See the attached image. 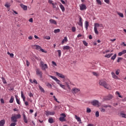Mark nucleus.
<instances>
[{
    "label": "nucleus",
    "instance_id": "1",
    "mask_svg": "<svg viewBox=\"0 0 126 126\" xmlns=\"http://www.w3.org/2000/svg\"><path fill=\"white\" fill-rule=\"evenodd\" d=\"M55 73L57 76H59V77H60V78L63 79V81L65 82L66 85H67V87H69V84H70V81L69 80V79L66 78L62 73H60L58 72H55Z\"/></svg>",
    "mask_w": 126,
    "mask_h": 126
},
{
    "label": "nucleus",
    "instance_id": "2",
    "mask_svg": "<svg viewBox=\"0 0 126 126\" xmlns=\"http://www.w3.org/2000/svg\"><path fill=\"white\" fill-rule=\"evenodd\" d=\"M98 84L99 85H100V86H103V87H104V88H106L108 90H111V89H112V87H111V85H109L108 84H107L106 80L105 79L99 80Z\"/></svg>",
    "mask_w": 126,
    "mask_h": 126
},
{
    "label": "nucleus",
    "instance_id": "3",
    "mask_svg": "<svg viewBox=\"0 0 126 126\" xmlns=\"http://www.w3.org/2000/svg\"><path fill=\"white\" fill-rule=\"evenodd\" d=\"M99 27H101L102 28H104V26L102 24H99L98 23H94V31L96 35L99 34V32H98V29H99Z\"/></svg>",
    "mask_w": 126,
    "mask_h": 126
},
{
    "label": "nucleus",
    "instance_id": "4",
    "mask_svg": "<svg viewBox=\"0 0 126 126\" xmlns=\"http://www.w3.org/2000/svg\"><path fill=\"white\" fill-rule=\"evenodd\" d=\"M21 119V115L20 114L15 115L11 117V122L12 123H17V119Z\"/></svg>",
    "mask_w": 126,
    "mask_h": 126
},
{
    "label": "nucleus",
    "instance_id": "5",
    "mask_svg": "<svg viewBox=\"0 0 126 126\" xmlns=\"http://www.w3.org/2000/svg\"><path fill=\"white\" fill-rule=\"evenodd\" d=\"M32 48H33V49H35V50H37V51H41V52H42V53H46V52H45V51L44 49H42L41 46L39 45H32Z\"/></svg>",
    "mask_w": 126,
    "mask_h": 126
},
{
    "label": "nucleus",
    "instance_id": "6",
    "mask_svg": "<svg viewBox=\"0 0 126 126\" xmlns=\"http://www.w3.org/2000/svg\"><path fill=\"white\" fill-rule=\"evenodd\" d=\"M60 116L61 117L59 118L60 122H65L66 121V119H65V118H66V115H65V114L64 113H62L60 114Z\"/></svg>",
    "mask_w": 126,
    "mask_h": 126
},
{
    "label": "nucleus",
    "instance_id": "7",
    "mask_svg": "<svg viewBox=\"0 0 126 126\" xmlns=\"http://www.w3.org/2000/svg\"><path fill=\"white\" fill-rule=\"evenodd\" d=\"M91 104L93 105V106H94L95 107H97L99 108L100 107V102L98 101V100H94L91 101Z\"/></svg>",
    "mask_w": 126,
    "mask_h": 126
},
{
    "label": "nucleus",
    "instance_id": "8",
    "mask_svg": "<svg viewBox=\"0 0 126 126\" xmlns=\"http://www.w3.org/2000/svg\"><path fill=\"white\" fill-rule=\"evenodd\" d=\"M40 66L42 67V70H46L48 68V65L47 64H44V62H40Z\"/></svg>",
    "mask_w": 126,
    "mask_h": 126
},
{
    "label": "nucleus",
    "instance_id": "9",
    "mask_svg": "<svg viewBox=\"0 0 126 126\" xmlns=\"http://www.w3.org/2000/svg\"><path fill=\"white\" fill-rule=\"evenodd\" d=\"M49 77H51V78H52V79H54L56 82H57V84H59V85L60 86L61 84V81L58 79V78L56 77L55 76H53L52 75H49Z\"/></svg>",
    "mask_w": 126,
    "mask_h": 126
},
{
    "label": "nucleus",
    "instance_id": "10",
    "mask_svg": "<svg viewBox=\"0 0 126 126\" xmlns=\"http://www.w3.org/2000/svg\"><path fill=\"white\" fill-rule=\"evenodd\" d=\"M36 73L37 75L40 76V78H42V76L43 75V73L40 70V68H37L36 69Z\"/></svg>",
    "mask_w": 126,
    "mask_h": 126
},
{
    "label": "nucleus",
    "instance_id": "11",
    "mask_svg": "<svg viewBox=\"0 0 126 126\" xmlns=\"http://www.w3.org/2000/svg\"><path fill=\"white\" fill-rule=\"evenodd\" d=\"M55 114H56V112H55V111H45V115L46 116H54Z\"/></svg>",
    "mask_w": 126,
    "mask_h": 126
},
{
    "label": "nucleus",
    "instance_id": "12",
    "mask_svg": "<svg viewBox=\"0 0 126 126\" xmlns=\"http://www.w3.org/2000/svg\"><path fill=\"white\" fill-rule=\"evenodd\" d=\"M80 10H85L87 9V7H86V5L83 3L79 5Z\"/></svg>",
    "mask_w": 126,
    "mask_h": 126
},
{
    "label": "nucleus",
    "instance_id": "13",
    "mask_svg": "<svg viewBox=\"0 0 126 126\" xmlns=\"http://www.w3.org/2000/svg\"><path fill=\"white\" fill-rule=\"evenodd\" d=\"M78 92H80V89L78 88H74L72 89V93L73 94H76V93H78Z\"/></svg>",
    "mask_w": 126,
    "mask_h": 126
},
{
    "label": "nucleus",
    "instance_id": "14",
    "mask_svg": "<svg viewBox=\"0 0 126 126\" xmlns=\"http://www.w3.org/2000/svg\"><path fill=\"white\" fill-rule=\"evenodd\" d=\"M23 121L25 124H28V120H27V118L26 117V115H25V114L24 113L23 114Z\"/></svg>",
    "mask_w": 126,
    "mask_h": 126
},
{
    "label": "nucleus",
    "instance_id": "15",
    "mask_svg": "<svg viewBox=\"0 0 126 126\" xmlns=\"http://www.w3.org/2000/svg\"><path fill=\"white\" fill-rule=\"evenodd\" d=\"M111 75H112V77L114 79H119V77L116 76V74H115V72H111Z\"/></svg>",
    "mask_w": 126,
    "mask_h": 126
},
{
    "label": "nucleus",
    "instance_id": "16",
    "mask_svg": "<svg viewBox=\"0 0 126 126\" xmlns=\"http://www.w3.org/2000/svg\"><path fill=\"white\" fill-rule=\"evenodd\" d=\"M49 22L50 23H51L52 24H54L55 25H57V21H56V20H55L53 19H51L49 20Z\"/></svg>",
    "mask_w": 126,
    "mask_h": 126
},
{
    "label": "nucleus",
    "instance_id": "17",
    "mask_svg": "<svg viewBox=\"0 0 126 126\" xmlns=\"http://www.w3.org/2000/svg\"><path fill=\"white\" fill-rule=\"evenodd\" d=\"M20 6L24 9V10H27V6L23 4H20Z\"/></svg>",
    "mask_w": 126,
    "mask_h": 126
},
{
    "label": "nucleus",
    "instance_id": "18",
    "mask_svg": "<svg viewBox=\"0 0 126 126\" xmlns=\"http://www.w3.org/2000/svg\"><path fill=\"white\" fill-rule=\"evenodd\" d=\"M64 42H65V43H66V42H67V37H66V36H65L64 37V39L62 40V45H63V44H64Z\"/></svg>",
    "mask_w": 126,
    "mask_h": 126
},
{
    "label": "nucleus",
    "instance_id": "19",
    "mask_svg": "<svg viewBox=\"0 0 126 126\" xmlns=\"http://www.w3.org/2000/svg\"><path fill=\"white\" fill-rule=\"evenodd\" d=\"M104 106L105 105H102L101 107L99 108V110H100L101 112H102V113H105L106 111L105 109H104V108H105Z\"/></svg>",
    "mask_w": 126,
    "mask_h": 126
},
{
    "label": "nucleus",
    "instance_id": "20",
    "mask_svg": "<svg viewBox=\"0 0 126 126\" xmlns=\"http://www.w3.org/2000/svg\"><path fill=\"white\" fill-rule=\"evenodd\" d=\"M5 124V121L4 120H2L0 121V126H3Z\"/></svg>",
    "mask_w": 126,
    "mask_h": 126
},
{
    "label": "nucleus",
    "instance_id": "21",
    "mask_svg": "<svg viewBox=\"0 0 126 126\" xmlns=\"http://www.w3.org/2000/svg\"><path fill=\"white\" fill-rule=\"evenodd\" d=\"M60 8L62 9L63 12H64L65 11V8H64V6L63 5V4H61L60 5Z\"/></svg>",
    "mask_w": 126,
    "mask_h": 126
},
{
    "label": "nucleus",
    "instance_id": "22",
    "mask_svg": "<svg viewBox=\"0 0 126 126\" xmlns=\"http://www.w3.org/2000/svg\"><path fill=\"white\" fill-rule=\"evenodd\" d=\"M119 116L121 117V118H125L126 119V114H125L124 113H121Z\"/></svg>",
    "mask_w": 126,
    "mask_h": 126
},
{
    "label": "nucleus",
    "instance_id": "23",
    "mask_svg": "<svg viewBox=\"0 0 126 126\" xmlns=\"http://www.w3.org/2000/svg\"><path fill=\"white\" fill-rule=\"evenodd\" d=\"M70 49V46L68 45H66L63 47V50H69Z\"/></svg>",
    "mask_w": 126,
    "mask_h": 126
},
{
    "label": "nucleus",
    "instance_id": "24",
    "mask_svg": "<svg viewBox=\"0 0 126 126\" xmlns=\"http://www.w3.org/2000/svg\"><path fill=\"white\" fill-rule=\"evenodd\" d=\"M85 28L87 30V29H88V27L89 26V23L88 22V21H86L85 22Z\"/></svg>",
    "mask_w": 126,
    "mask_h": 126
},
{
    "label": "nucleus",
    "instance_id": "25",
    "mask_svg": "<svg viewBox=\"0 0 126 126\" xmlns=\"http://www.w3.org/2000/svg\"><path fill=\"white\" fill-rule=\"evenodd\" d=\"M113 98V96L111 94H109L106 97V100H111Z\"/></svg>",
    "mask_w": 126,
    "mask_h": 126
},
{
    "label": "nucleus",
    "instance_id": "26",
    "mask_svg": "<svg viewBox=\"0 0 126 126\" xmlns=\"http://www.w3.org/2000/svg\"><path fill=\"white\" fill-rule=\"evenodd\" d=\"M75 118L76 120L77 121V122H81V119H80V117L77 116V115H75Z\"/></svg>",
    "mask_w": 126,
    "mask_h": 126
},
{
    "label": "nucleus",
    "instance_id": "27",
    "mask_svg": "<svg viewBox=\"0 0 126 126\" xmlns=\"http://www.w3.org/2000/svg\"><path fill=\"white\" fill-rule=\"evenodd\" d=\"M117 13L118 15H119L120 17H122V18H124V14H123L122 13L117 12Z\"/></svg>",
    "mask_w": 126,
    "mask_h": 126
},
{
    "label": "nucleus",
    "instance_id": "28",
    "mask_svg": "<svg viewBox=\"0 0 126 126\" xmlns=\"http://www.w3.org/2000/svg\"><path fill=\"white\" fill-rule=\"evenodd\" d=\"M48 123L50 124H53L54 123V119L52 118H50L48 120Z\"/></svg>",
    "mask_w": 126,
    "mask_h": 126
},
{
    "label": "nucleus",
    "instance_id": "29",
    "mask_svg": "<svg viewBox=\"0 0 126 126\" xmlns=\"http://www.w3.org/2000/svg\"><path fill=\"white\" fill-rule=\"evenodd\" d=\"M13 101H14V97L11 96L9 100V103H13Z\"/></svg>",
    "mask_w": 126,
    "mask_h": 126
},
{
    "label": "nucleus",
    "instance_id": "30",
    "mask_svg": "<svg viewBox=\"0 0 126 126\" xmlns=\"http://www.w3.org/2000/svg\"><path fill=\"white\" fill-rule=\"evenodd\" d=\"M15 98L17 103L18 104V105H20V100L17 98V96L16 95H15Z\"/></svg>",
    "mask_w": 126,
    "mask_h": 126
},
{
    "label": "nucleus",
    "instance_id": "31",
    "mask_svg": "<svg viewBox=\"0 0 126 126\" xmlns=\"http://www.w3.org/2000/svg\"><path fill=\"white\" fill-rule=\"evenodd\" d=\"M113 53L106 55L105 56V58H111V57H112V56H113Z\"/></svg>",
    "mask_w": 126,
    "mask_h": 126
},
{
    "label": "nucleus",
    "instance_id": "32",
    "mask_svg": "<svg viewBox=\"0 0 126 126\" xmlns=\"http://www.w3.org/2000/svg\"><path fill=\"white\" fill-rule=\"evenodd\" d=\"M1 79L3 83H4V84H6L7 83L6 82V80H5V79H4V78H3V77H1Z\"/></svg>",
    "mask_w": 126,
    "mask_h": 126
},
{
    "label": "nucleus",
    "instance_id": "33",
    "mask_svg": "<svg viewBox=\"0 0 126 126\" xmlns=\"http://www.w3.org/2000/svg\"><path fill=\"white\" fill-rule=\"evenodd\" d=\"M61 31V30L60 29H56L54 30V33L55 34H57V33H59Z\"/></svg>",
    "mask_w": 126,
    "mask_h": 126
},
{
    "label": "nucleus",
    "instance_id": "34",
    "mask_svg": "<svg viewBox=\"0 0 126 126\" xmlns=\"http://www.w3.org/2000/svg\"><path fill=\"white\" fill-rule=\"evenodd\" d=\"M46 86H47L48 88H52V84H51L50 83H47L46 84Z\"/></svg>",
    "mask_w": 126,
    "mask_h": 126
},
{
    "label": "nucleus",
    "instance_id": "35",
    "mask_svg": "<svg viewBox=\"0 0 126 126\" xmlns=\"http://www.w3.org/2000/svg\"><path fill=\"white\" fill-rule=\"evenodd\" d=\"M116 58H117V54H114V56H113L111 57V60H113L114 61V60H115Z\"/></svg>",
    "mask_w": 126,
    "mask_h": 126
},
{
    "label": "nucleus",
    "instance_id": "36",
    "mask_svg": "<svg viewBox=\"0 0 126 126\" xmlns=\"http://www.w3.org/2000/svg\"><path fill=\"white\" fill-rule=\"evenodd\" d=\"M52 6L53 8H57V6H58V5L57 4V3H52Z\"/></svg>",
    "mask_w": 126,
    "mask_h": 126
},
{
    "label": "nucleus",
    "instance_id": "37",
    "mask_svg": "<svg viewBox=\"0 0 126 126\" xmlns=\"http://www.w3.org/2000/svg\"><path fill=\"white\" fill-rule=\"evenodd\" d=\"M39 88L40 91H41V92H44V88H43L41 86H39Z\"/></svg>",
    "mask_w": 126,
    "mask_h": 126
},
{
    "label": "nucleus",
    "instance_id": "38",
    "mask_svg": "<svg viewBox=\"0 0 126 126\" xmlns=\"http://www.w3.org/2000/svg\"><path fill=\"white\" fill-rule=\"evenodd\" d=\"M58 53V55H59V57H60L61 56H62V51L60 50L57 51Z\"/></svg>",
    "mask_w": 126,
    "mask_h": 126
},
{
    "label": "nucleus",
    "instance_id": "39",
    "mask_svg": "<svg viewBox=\"0 0 126 126\" xmlns=\"http://www.w3.org/2000/svg\"><path fill=\"white\" fill-rule=\"evenodd\" d=\"M44 39H46V40H50L51 39V37H50V36H44Z\"/></svg>",
    "mask_w": 126,
    "mask_h": 126
},
{
    "label": "nucleus",
    "instance_id": "40",
    "mask_svg": "<svg viewBox=\"0 0 126 126\" xmlns=\"http://www.w3.org/2000/svg\"><path fill=\"white\" fill-rule=\"evenodd\" d=\"M93 74L94 75V76H99V74H98L97 72H93Z\"/></svg>",
    "mask_w": 126,
    "mask_h": 126
},
{
    "label": "nucleus",
    "instance_id": "41",
    "mask_svg": "<svg viewBox=\"0 0 126 126\" xmlns=\"http://www.w3.org/2000/svg\"><path fill=\"white\" fill-rule=\"evenodd\" d=\"M60 87H61V88H63V89H65V86L64 85H63V84H60Z\"/></svg>",
    "mask_w": 126,
    "mask_h": 126
},
{
    "label": "nucleus",
    "instance_id": "42",
    "mask_svg": "<svg viewBox=\"0 0 126 126\" xmlns=\"http://www.w3.org/2000/svg\"><path fill=\"white\" fill-rule=\"evenodd\" d=\"M71 30L72 32H75L76 31V28L74 27H72Z\"/></svg>",
    "mask_w": 126,
    "mask_h": 126
},
{
    "label": "nucleus",
    "instance_id": "43",
    "mask_svg": "<svg viewBox=\"0 0 126 126\" xmlns=\"http://www.w3.org/2000/svg\"><path fill=\"white\" fill-rule=\"evenodd\" d=\"M4 5H5V7H7V8L10 7V5H9L8 3H7V2Z\"/></svg>",
    "mask_w": 126,
    "mask_h": 126
},
{
    "label": "nucleus",
    "instance_id": "44",
    "mask_svg": "<svg viewBox=\"0 0 126 126\" xmlns=\"http://www.w3.org/2000/svg\"><path fill=\"white\" fill-rule=\"evenodd\" d=\"M99 116V111H96V112H95V117H96V118H98Z\"/></svg>",
    "mask_w": 126,
    "mask_h": 126
},
{
    "label": "nucleus",
    "instance_id": "45",
    "mask_svg": "<svg viewBox=\"0 0 126 126\" xmlns=\"http://www.w3.org/2000/svg\"><path fill=\"white\" fill-rule=\"evenodd\" d=\"M21 97L22 98V99L23 98H25V96H24V94H23V92L21 91Z\"/></svg>",
    "mask_w": 126,
    "mask_h": 126
},
{
    "label": "nucleus",
    "instance_id": "46",
    "mask_svg": "<svg viewBox=\"0 0 126 126\" xmlns=\"http://www.w3.org/2000/svg\"><path fill=\"white\" fill-rule=\"evenodd\" d=\"M16 122H13L11 124L10 126H16Z\"/></svg>",
    "mask_w": 126,
    "mask_h": 126
},
{
    "label": "nucleus",
    "instance_id": "47",
    "mask_svg": "<svg viewBox=\"0 0 126 126\" xmlns=\"http://www.w3.org/2000/svg\"><path fill=\"white\" fill-rule=\"evenodd\" d=\"M87 113H91V109L89 108H87Z\"/></svg>",
    "mask_w": 126,
    "mask_h": 126
},
{
    "label": "nucleus",
    "instance_id": "48",
    "mask_svg": "<svg viewBox=\"0 0 126 126\" xmlns=\"http://www.w3.org/2000/svg\"><path fill=\"white\" fill-rule=\"evenodd\" d=\"M83 44H84L85 46H87L88 45V43L86 42L85 40L83 41Z\"/></svg>",
    "mask_w": 126,
    "mask_h": 126
},
{
    "label": "nucleus",
    "instance_id": "49",
    "mask_svg": "<svg viewBox=\"0 0 126 126\" xmlns=\"http://www.w3.org/2000/svg\"><path fill=\"white\" fill-rule=\"evenodd\" d=\"M122 60H123V58H122L121 57H119L117 60V63H120L121 62V61H122Z\"/></svg>",
    "mask_w": 126,
    "mask_h": 126
},
{
    "label": "nucleus",
    "instance_id": "50",
    "mask_svg": "<svg viewBox=\"0 0 126 126\" xmlns=\"http://www.w3.org/2000/svg\"><path fill=\"white\" fill-rule=\"evenodd\" d=\"M116 75H119L120 74V69H118L115 72Z\"/></svg>",
    "mask_w": 126,
    "mask_h": 126
},
{
    "label": "nucleus",
    "instance_id": "51",
    "mask_svg": "<svg viewBox=\"0 0 126 126\" xmlns=\"http://www.w3.org/2000/svg\"><path fill=\"white\" fill-rule=\"evenodd\" d=\"M96 2L98 3V4H102V2L101 1V0H96Z\"/></svg>",
    "mask_w": 126,
    "mask_h": 126
},
{
    "label": "nucleus",
    "instance_id": "52",
    "mask_svg": "<svg viewBox=\"0 0 126 126\" xmlns=\"http://www.w3.org/2000/svg\"><path fill=\"white\" fill-rule=\"evenodd\" d=\"M26 63L27 66H29V65H30V63H29L28 60H26Z\"/></svg>",
    "mask_w": 126,
    "mask_h": 126
},
{
    "label": "nucleus",
    "instance_id": "53",
    "mask_svg": "<svg viewBox=\"0 0 126 126\" xmlns=\"http://www.w3.org/2000/svg\"><path fill=\"white\" fill-rule=\"evenodd\" d=\"M33 83H35V84H38V82L35 79H34L32 81Z\"/></svg>",
    "mask_w": 126,
    "mask_h": 126
},
{
    "label": "nucleus",
    "instance_id": "54",
    "mask_svg": "<svg viewBox=\"0 0 126 126\" xmlns=\"http://www.w3.org/2000/svg\"><path fill=\"white\" fill-rule=\"evenodd\" d=\"M103 107L104 108H108V107H109V108H112V106L111 105H104Z\"/></svg>",
    "mask_w": 126,
    "mask_h": 126
},
{
    "label": "nucleus",
    "instance_id": "55",
    "mask_svg": "<svg viewBox=\"0 0 126 126\" xmlns=\"http://www.w3.org/2000/svg\"><path fill=\"white\" fill-rule=\"evenodd\" d=\"M0 101L2 104H4V100L2 98H1Z\"/></svg>",
    "mask_w": 126,
    "mask_h": 126
},
{
    "label": "nucleus",
    "instance_id": "56",
    "mask_svg": "<svg viewBox=\"0 0 126 126\" xmlns=\"http://www.w3.org/2000/svg\"><path fill=\"white\" fill-rule=\"evenodd\" d=\"M121 52H122L123 55H125V54H126V50H124Z\"/></svg>",
    "mask_w": 126,
    "mask_h": 126
},
{
    "label": "nucleus",
    "instance_id": "57",
    "mask_svg": "<svg viewBox=\"0 0 126 126\" xmlns=\"http://www.w3.org/2000/svg\"><path fill=\"white\" fill-rule=\"evenodd\" d=\"M29 96L30 97H33V94H32V93H30L29 94Z\"/></svg>",
    "mask_w": 126,
    "mask_h": 126
},
{
    "label": "nucleus",
    "instance_id": "58",
    "mask_svg": "<svg viewBox=\"0 0 126 126\" xmlns=\"http://www.w3.org/2000/svg\"><path fill=\"white\" fill-rule=\"evenodd\" d=\"M78 25H79V26H81V27H83V25L82 23H78Z\"/></svg>",
    "mask_w": 126,
    "mask_h": 126
},
{
    "label": "nucleus",
    "instance_id": "59",
    "mask_svg": "<svg viewBox=\"0 0 126 126\" xmlns=\"http://www.w3.org/2000/svg\"><path fill=\"white\" fill-rule=\"evenodd\" d=\"M48 2L49 3H50V4H53V3H53V0H49Z\"/></svg>",
    "mask_w": 126,
    "mask_h": 126
},
{
    "label": "nucleus",
    "instance_id": "60",
    "mask_svg": "<svg viewBox=\"0 0 126 126\" xmlns=\"http://www.w3.org/2000/svg\"><path fill=\"white\" fill-rule=\"evenodd\" d=\"M79 23H82V18H81V17H80L79 18Z\"/></svg>",
    "mask_w": 126,
    "mask_h": 126
},
{
    "label": "nucleus",
    "instance_id": "61",
    "mask_svg": "<svg viewBox=\"0 0 126 126\" xmlns=\"http://www.w3.org/2000/svg\"><path fill=\"white\" fill-rule=\"evenodd\" d=\"M10 57L11 58H13V57H14V55L13 54V53H11L10 55H9Z\"/></svg>",
    "mask_w": 126,
    "mask_h": 126
},
{
    "label": "nucleus",
    "instance_id": "62",
    "mask_svg": "<svg viewBox=\"0 0 126 126\" xmlns=\"http://www.w3.org/2000/svg\"><path fill=\"white\" fill-rule=\"evenodd\" d=\"M25 104L26 105V106H28L29 105V103L28 101H25Z\"/></svg>",
    "mask_w": 126,
    "mask_h": 126
},
{
    "label": "nucleus",
    "instance_id": "63",
    "mask_svg": "<svg viewBox=\"0 0 126 126\" xmlns=\"http://www.w3.org/2000/svg\"><path fill=\"white\" fill-rule=\"evenodd\" d=\"M123 53L121 52H119L118 53V56H119V57H121V56L123 55Z\"/></svg>",
    "mask_w": 126,
    "mask_h": 126
},
{
    "label": "nucleus",
    "instance_id": "64",
    "mask_svg": "<svg viewBox=\"0 0 126 126\" xmlns=\"http://www.w3.org/2000/svg\"><path fill=\"white\" fill-rule=\"evenodd\" d=\"M105 2H106V3H109V2H110V0H104Z\"/></svg>",
    "mask_w": 126,
    "mask_h": 126
}]
</instances>
